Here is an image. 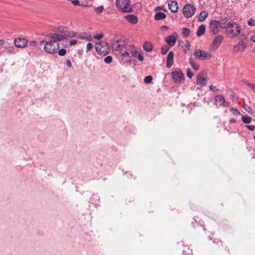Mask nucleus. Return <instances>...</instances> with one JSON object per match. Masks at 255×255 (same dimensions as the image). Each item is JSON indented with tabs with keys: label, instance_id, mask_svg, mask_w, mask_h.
<instances>
[{
	"label": "nucleus",
	"instance_id": "nucleus-1",
	"mask_svg": "<svg viewBox=\"0 0 255 255\" xmlns=\"http://www.w3.org/2000/svg\"><path fill=\"white\" fill-rule=\"evenodd\" d=\"M112 46L115 51H119L123 57H136L137 51L131 45H128L122 40L114 39L112 41Z\"/></svg>",
	"mask_w": 255,
	"mask_h": 255
},
{
	"label": "nucleus",
	"instance_id": "nucleus-2",
	"mask_svg": "<svg viewBox=\"0 0 255 255\" xmlns=\"http://www.w3.org/2000/svg\"><path fill=\"white\" fill-rule=\"evenodd\" d=\"M58 30L61 31L60 33H49L47 35L50 39V40L53 43H58V41L67 39L68 37L74 36L73 32L67 31L65 27H60Z\"/></svg>",
	"mask_w": 255,
	"mask_h": 255
},
{
	"label": "nucleus",
	"instance_id": "nucleus-3",
	"mask_svg": "<svg viewBox=\"0 0 255 255\" xmlns=\"http://www.w3.org/2000/svg\"><path fill=\"white\" fill-rule=\"evenodd\" d=\"M39 44L40 45H43L44 51L50 54H53L57 53L59 48V43H53L50 40L48 41H40Z\"/></svg>",
	"mask_w": 255,
	"mask_h": 255
},
{
	"label": "nucleus",
	"instance_id": "nucleus-4",
	"mask_svg": "<svg viewBox=\"0 0 255 255\" xmlns=\"http://www.w3.org/2000/svg\"><path fill=\"white\" fill-rule=\"evenodd\" d=\"M116 6L123 12H130L132 11L129 0H116Z\"/></svg>",
	"mask_w": 255,
	"mask_h": 255
},
{
	"label": "nucleus",
	"instance_id": "nucleus-5",
	"mask_svg": "<svg viewBox=\"0 0 255 255\" xmlns=\"http://www.w3.org/2000/svg\"><path fill=\"white\" fill-rule=\"evenodd\" d=\"M110 52V48L108 42L97 41V53L104 56L108 55Z\"/></svg>",
	"mask_w": 255,
	"mask_h": 255
},
{
	"label": "nucleus",
	"instance_id": "nucleus-6",
	"mask_svg": "<svg viewBox=\"0 0 255 255\" xmlns=\"http://www.w3.org/2000/svg\"><path fill=\"white\" fill-rule=\"evenodd\" d=\"M227 32L231 37H235L239 35L241 32V28L239 24L235 22L229 24V27L226 29Z\"/></svg>",
	"mask_w": 255,
	"mask_h": 255
},
{
	"label": "nucleus",
	"instance_id": "nucleus-7",
	"mask_svg": "<svg viewBox=\"0 0 255 255\" xmlns=\"http://www.w3.org/2000/svg\"><path fill=\"white\" fill-rule=\"evenodd\" d=\"M195 11L196 7L191 4H186L183 8V14L187 18L191 17L194 14Z\"/></svg>",
	"mask_w": 255,
	"mask_h": 255
},
{
	"label": "nucleus",
	"instance_id": "nucleus-8",
	"mask_svg": "<svg viewBox=\"0 0 255 255\" xmlns=\"http://www.w3.org/2000/svg\"><path fill=\"white\" fill-rule=\"evenodd\" d=\"M214 103L217 107H228L229 103L226 101L225 98L221 95L215 96L214 99Z\"/></svg>",
	"mask_w": 255,
	"mask_h": 255
},
{
	"label": "nucleus",
	"instance_id": "nucleus-9",
	"mask_svg": "<svg viewBox=\"0 0 255 255\" xmlns=\"http://www.w3.org/2000/svg\"><path fill=\"white\" fill-rule=\"evenodd\" d=\"M194 56L196 58L200 60L210 59L212 57V55L208 52L200 49H197L195 51Z\"/></svg>",
	"mask_w": 255,
	"mask_h": 255
},
{
	"label": "nucleus",
	"instance_id": "nucleus-10",
	"mask_svg": "<svg viewBox=\"0 0 255 255\" xmlns=\"http://www.w3.org/2000/svg\"><path fill=\"white\" fill-rule=\"evenodd\" d=\"M223 39V35L216 36L210 44V48L213 51L216 50L222 43Z\"/></svg>",
	"mask_w": 255,
	"mask_h": 255
},
{
	"label": "nucleus",
	"instance_id": "nucleus-11",
	"mask_svg": "<svg viewBox=\"0 0 255 255\" xmlns=\"http://www.w3.org/2000/svg\"><path fill=\"white\" fill-rule=\"evenodd\" d=\"M219 21L212 20L209 23V29L210 32L213 35H216L219 32L220 29Z\"/></svg>",
	"mask_w": 255,
	"mask_h": 255
},
{
	"label": "nucleus",
	"instance_id": "nucleus-12",
	"mask_svg": "<svg viewBox=\"0 0 255 255\" xmlns=\"http://www.w3.org/2000/svg\"><path fill=\"white\" fill-rule=\"evenodd\" d=\"M171 78L174 83H180L184 80V76L181 71H173L171 73Z\"/></svg>",
	"mask_w": 255,
	"mask_h": 255
},
{
	"label": "nucleus",
	"instance_id": "nucleus-13",
	"mask_svg": "<svg viewBox=\"0 0 255 255\" xmlns=\"http://www.w3.org/2000/svg\"><path fill=\"white\" fill-rule=\"evenodd\" d=\"M247 47V44L243 41H240L236 45H234L233 52L237 53L239 51H243Z\"/></svg>",
	"mask_w": 255,
	"mask_h": 255
},
{
	"label": "nucleus",
	"instance_id": "nucleus-14",
	"mask_svg": "<svg viewBox=\"0 0 255 255\" xmlns=\"http://www.w3.org/2000/svg\"><path fill=\"white\" fill-rule=\"evenodd\" d=\"M177 37V34L176 32H174L172 34L166 37L165 40L169 46H173L176 42Z\"/></svg>",
	"mask_w": 255,
	"mask_h": 255
},
{
	"label": "nucleus",
	"instance_id": "nucleus-15",
	"mask_svg": "<svg viewBox=\"0 0 255 255\" xmlns=\"http://www.w3.org/2000/svg\"><path fill=\"white\" fill-rule=\"evenodd\" d=\"M14 43L17 47L23 48L28 44V41L26 38H16L14 39Z\"/></svg>",
	"mask_w": 255,
	"mask_h": 255
},
{
	"label": "nucleus",
	"instance_id": "nucleus-16",
	"mask_svg": "<svg viewBox=\"0 0 255 255\" xmlns=\"http://www.w3.org/2000/svg\"><path fill=\"white\" fill-rule=\"evenodd\" d=\"M168 7L172 13H176L179 9L178 2L175 0H170L168 2Z\"/></svg>",
	"mask_w": 255,
	"mask_h": 255
},
{
	"label": "nucleus",
	"instance_id": "nucleus-17",
	"mask_svg": "<svg viewBox=\"0 0 255 255\" xmlns=\"http://www.w3.org/2000/svg\"><path fill=\"white\" fill-rule=\"evenodd\" d=\"M125 19L130 23L134 24L137 23V17L133 14H128L125 16Z\"/></svg>",
	"mask_w": 255,
	"mask_h": 255
},
{
	"label": "nucleus",
	"instance_id": "nucleus-18",
	"mask_svg": "<svg viewBox=\"0 0 255 255\" xmlns=\"http://www.w3.org/2000/svg\"><path fill=\"white\" fill-rule=\"evenodd\" d=\"M174 54L173 51H170L168 54L166 60V67L168 68H170L173 64Z\"/></svg>",
	"mask_w": 255,
	"mask_h": 255
},
{
	"label": "nucleus",
	"instance_id": "nucleus-19",
	"mask_svg": "<svg viewBox=\"0 0 255 255\" xmlns=\"http://www.w3.org/2000/svg\"><path fill=\"white\" fill-rule=\"evenodd\" d=\"M229 21V18L228 17H224L221 18L219 21L220 27L223 29H227L229 27V24L232 22H228Z\"/></svg>",
	"mask_w": 255,
	"mask_h": 255
},
{
	"label": "nucleus",
	"instance_id": "nucleus-20",
	"mask_svg": "<svg viewBox=\"0 0 255 255\" xmlns=\"http://www.w3.org/2000/svg\"><path fill=\"white\" fill-rule=\"evenodd\" d=\"M152 44L148 41H145L143 44V48L146 52H151L153 50Z\"/></svg>",
	"mask_w": 255,
	"mask_h": 255
},
{
	"label": "nucleus",
	"instance_id": "nucleus-21",
	"mask_svg": "<svg viewBox=\"0 0 255 255\" xmlns=\"http://www.w3.org/2000/svg\"><path fill=\"white\" fill-rule=\"evenodd\" d=\"M207 81V78L206 77L203 78L198 75L197 76L196 84L201 86H204L206 85Z\"/></svg>",
	"mask_w": 255,
	"mask_h": 255
},
{
	"label": "nucleus",
	"instance_id": "nucleus-22",
	"mask_svg": "<svg viewBox=\"0 0 255 255\" xmlns=\"http://www.w3.org/2000/svg\"><path fill=\"white\" fill-rule=\"evenodd\" d=\"M4 51L8 53H15V49L14 47L12 45H10V44H6L4 46Z\"/></svg>",
	"mask_w": 255,
	"mask_h": 255
},
{
	"label": "nucleus",
	"instance_id": "nucleus-23",
	"mask_svg": "<svg viewBox=\"0 0 255 255\" xmlns=\"http://www.w3.org/2000/svg\"><path fill=\"white\" fill-rule=\"evenodd\" d=\"M166 17V14L162 12L157 11L154 15V19L156 20H160L164 19Z\"/></svg>",
	"mask_w": 255,
	"mask_h": 255
},
{
	"label": "nucleus",
	"instance_id": "nucleus-24",
	"mask_svg": "<svg viewBox=\"0 0 255 255\" xmlns=\"http://www.w3.org/2000/svg\"><path fill=\"white\" fill-rule=\"evenodd\" d=\"M208 13L205 11H202L198 16V20L199 22H203L208 17Z\"/></svg>",
	"mask_w": 255,
	"mask_h": 255
},
{
	"label": "nucleus",
	"instance_id": "nucleus-25",
	"mask_svg": "<svg viewBox=\"0 0 255 255\" xmlns=\"http://www.w3.org/2000/svg\"><path fill=\"white\" fill-rule=\"evenodd\" d=\"M206 30V26L204 24H202L198 27L197 32L196 35L198 37L201 36L203 34H204Z\"/></svg>",
	"mask_w": 255,
	"mask_h": 255
},
{
	"label": "nucleus",
	"instance_id": "nucleus-26",
	"mask_svg": "<svg viewBox=\"0 0 255 255\" xmlns=\"http://www.w3.org/2000/svg\"><path fill=\"white\" fill-rule=\"evenodd\" d=\"M189 62L193 69L197 71L199 69V66L195 64L194 61L193 60L192 57L189 58Z\"/></svg>",
	"mask_w": 255,
	"mask_h": 255
},
{
	"label": "nucleus",
	"instance_id": "nucleus-27",
	"mask_svg": "<svg viewBox=\"0 0 255 255\" xmlns=\"http://www.w3.org/2000/svg\"><path fill=\"white\" fill-rule=\"evenodd\" d=\"M245 110L250 115H252L254 117H255V111L249 106H245Z\"/></svg>",
	"mask_w": 255,
	"mask_h": 255
},
{
	"label": "nucleus",
	"instance_id": "nucleus-28",
	"mask_svg": "<svg viewBox=\"0 0 255 255\" xmlns=\"http://www.w3.org/2000/svg\"><path fill=\"white\" fill-rule=\"evenodd\" d=\"M242 121L245 124H250L251 123L252 118L248 116H242Z\"/></svg>",
	"mask_w": 255,
	"mask_h": 255
},
{
	"label": "nucleus",
	"instance_id": "nucleus-29",
	"mask_svg": "<svg viewBox=\"0 0 255 255\" xmlns=\"http://www.w3.org/2000/svg\"><path fill=\"white\" fill-rule=\"evenodd\" d=\"M190 33V30L188 28L184 27L182 29V34L185 37H188Z\"/></svg>",
	"mask_w": 255,
	"mask_h": 255
},
{
	"label": "nucleus",
	"instance_id": "nucleus-30",
	"mask_svg": "<svg viewBox=\"0 0 255 255\" xmlns=\"http://www.w3.org/2000/svg\"><path fill=\"white\" fill-rule=\"evenodd\" d=\"M153 80V77L151 75L146 76L144 79V82L145 84H149Z\"/></svg>",
	"mask_w": 255,
	"mask_h": 255
},
{
	"label": "nucleus",
	"instance_id": "nucleus-31",
	"mask_svg": "<svg viewBox=\"0 0 255 255\" xmlns=\"http://www.w3.org/2000/svg\"><path fill=\"white\" fill-rule=\"evenodd\" d=\"M104 61L106 64H111L113 61V57L112 56H108L104 58Z\"/></svg>",
	"mask_w": 255,
	"mask_h": 255
},
{
	"label": "nucleus",
	"instance_id": "nucleus-32",
	"mask_svg": "<svg viewBox=\"0 0 255 255\" xmlns=\"http://www.w3.org/2000/svg\"><path fill=\"white\" fill-rule=\"evenodd\" d=\"M168 50H169V47L166 45L162 47L161 48V53L162 55H165V54H166L167 53Z\"/></svg>",
	"mask_w": 255,
	"mask_h": 255
},
{
	"label": "nucleus",
	"instance_id": "nucleus-33",
	"mask_svg": "<svg viewBox=\"0 0 255 255\" xmlns=\"http://www.w3.org/2000/svg\"><path fill=\"white\" fill-rule=\"evenodd\" d=\"M230 111L232 112V113L234 115H236V116H240V115H241V112L238 109H234V108H231L230 109Z\"/></svg>",
	"mask_w": 255,
	"mask_h": 255
},
{
	"label": "nucleus",
	"instance_id": "nucleus-34",
	"mask_svg": "<svg viewBox=\"0 0 255 255\" xmlns=\"http://www.w3.org/2000/svg\"><path fill=\"white\" fill-rule=\"evenodd\" d=\"M160 10H162L164 12H166L167 9L163 6H157L155 7V11H158Z\"/></svg>",
	"mask_w": 255,
	"mask_h": 255
},
{
	"label": "nucleus",
	"instance_id": "nucleus-35",
	"mask_svg": "<svg viewBox=\"0 0 255 255\" xmlns=\"http://www.w3.org/2000/svg\"><path fill=\"white\" fill-rule=\"evenodd\" d=\"M72 3L74 5H84V4H80V1L79 0H73L72 1ZM85 6H89V4H85Z\"/></svg>",
	"mask_w": 255,
	"mask_h": 255
},
{
	"label": "nucleus",
	"instance_id": "nucleus-36",
	"mask_svg": "<svg viewBox=\"0 0 255 255\" xmlns=\"http://www.w3.org/2000/svg\"><path fill=\"white\" fill-rule=\"evenodd\" d=\"M66 53V50L64 48H62L58 51V54L60 56H64Z\"/></svg>",
	"mask_w": 255,
	"mask_h": 255
},
{
	"label": "nucleus",
	"instance_id": "nucleus-37",
	"mask_svg": "<svg viewBox=\"0 0 255 255\" xmlns=\"http://www.w3.org/2000/svg\"><path fill=\"white\" fill-rule=\"evenodd\" d=\"M194 75L193 73L192 72L190 69L188 68L187 70V76L189 78H191L193 77Z\"/></svg>",
	"mask_w": 255,
	"mask_h": 255
},
{
	"label": "nucleus",
	"instance_id": "nucleus-38",
	"mask_svg": "<svg viewBox=\"0 0 255 255\" xmlns=\"http://www.w3.org/2000/svg\"><path fill=\"white\" fill-rule=\"evenodd\" d=\"M247 23L250 26H253L255 25V21L253 18H250L249 19Z\"/></svg>",
	"mask_w": 255,
	"mask_h": 255
},
{
	"label": "nucleus",
	"instance_id": "nucleus-39",
	"mask_svg": "<svg viewBox=\"0 0 255 255\" xmlns=\"http://www.w3.org/2000/svg\"><path fill=\"white\" fill-rule=\"evenodd\" d=\"M128 62L129 63V64H132L133 67L137 65V62L134 59L128 60Z\"/></svg>",
	"mask_w": 255,
	"mask_h": 255
},
{
	"label": "nucleus",
	"instance_id": "nucleus-40",
	"mask_svg": "<svg viewBox=\"0 0 255 255\" xmlns=\"http://www.w3.org/2000/svg\"><path fill=\"white\" fill-rule=\"evenodd\" d=\"M240 38L241 39V41H244V40H247V38H248V36L247 35H246L245 33H242L241 35H240Z\"/></svg>",
	"mask_w": 255,
	"mask_h": 255
},
{
	"label": "nucleus",
	"instance_id": "nucleus-41",
	"mask_svg": "<svg viewBox=\"0 0 255 255\" xmlns=\"http://www.w3.org/2000/svg\"><path fill=\"white\" fill-rule=\"evenodd\" d=\"M36 43H37L35 41H34V40L30 41H29L28 43V45L30 46L31 47H35V46H36Z\"/></svg>",
	"mask_w": 255,
	"mask_h": 255
},
{
	"label": "nucleus",
	"instance_id": "nucleus-42",
	"mask_svg": "<svg viewBox=\"0 0 255 255\" xmlns=\"http://www.w3.org/2000/svg\"><path fill=\"white\" fill-rule=\"evenodd\" d=\"M104 9V6L103 5H101L99 7H97V13H101Z\"/></svg>",
	"mask_w": 255,
	"mask_h": 255
},
{
	"label": "nucleus",
	"instance_id": "nucleus-43",
	"mask_svg": "<svg viewBox=\"0 0 255 255\" xmlns=\"http://www.w3.org/2000/svg\"><path fill=\"white\" fill-rule=\"evenodd\" d=\"M104 36V34L102 33H97V41L98 42Z\"/></svg>",
	"mask_w": 255,
	"mask_h": 255
},
{
	"label": "nucleus",
	"instance_id": "nucleus-44",
	"mask_svg": "<svg viewBox=\"0 0 255 255\" xmlns=\"http://www.w3.org/2000/svg\"><path fill=\"white\" fill-rule=\"evenodd\" d=\"M246 127L250 130H254L255 128V126L254 125H247Z\"/></svg>",
	"mask_w": 255,
	"mask_h": 255
},
{
	"label": "nucleus",
	"instance_id": "nucleus-45",
	"mask_svg": "<svg viewBox=\"0 0 255 255\" xmlns=\"http://www.w3.org/2000/svg\"><path fill=\"white\" fill-rule=\"evenodd\" d=\"M244 83H245L246 85H247L249 86V87H250L252 89L253 87V86H254V84L251 83H250L249 81H246V80H244Z\"/></svg>",
	"mask_w": 255,
	"mask_h": 255
},
{
	"label": "nucleus",
	"instance_id": "nucleus-46",
	"mask_svg": "<svg viewBox=\"0 0 255 255\" xmlns=\"http://www.w3.org/2000/svg\"><path fill=\"white\" fill-rule=\"evenodd\" d=\"M93 46V44H92L91 43H88L87 44V50L88 51L89 50H90Z\"/></svg>",
	"mask_w": 255,
	"mask_h": 255
},
{
	"label": "nucleus",
	"instance_id": "nucleus-47",
	"mask_svg": "<svg viewBox=\"0 0 255 255\" xmlns=\"http://www.w3.org/2000/svg\"><path fill=\"white\" fill-rule=\"evenodd\" d=\"M160 29L162 31H167L168 29V27L166 25H162L160 27Z\"/></svg>",
	"mask_w": 255,
	"mask_h": 255
},
{
	"label": "nucleus",
	"instance_id": "nucleus-48",
	"mask_svg": "<svg viewBox=\"0 0 255 255\" xmlns=\"http://www.w3.org/2000/svg\"><path fill=\"white\" fill-rule=\"evenodd\" d=\"M184 46H185V48H186L187 50H190V44L188 41H186V43L185 44Z\"/></svg>",
	"mask_w": 255,
	"mask_h": 255
},
{
	"label": "nucleus",
	"instance_id": "nucleus-49",
	"mask_svg": "<svg viewBox=\"0 0 255 255\" xmlns=\"http://www.w3.org/2000/svg\"><path fill=\"white\" fill-rule=\"evenodd\" d=\"M209 88H210V89L211 90H212V91H214V92H216V91H217V90L216 87L214 86H213V85H211L210 86Z\"/></svg>",
	"mask_w": 255,
	"mask_h": 255
},
{
	"label": "nucleus",
	"instance_id": "nucleus-50",
	"mask_svg": "<svg viewBox=\"0 0 255 255\" xmlns=\"http://www.w3.org/2000/svg\"><path fill=\"white\" fill-rule=\"evenodd\" d=\"M66 65L68 67H71L72 65L71 61L70 60H66Z\"/></svg>",
	"mask_w": 255,
	"mask_h": 255
},
{
	"label": "nucleus",
	"instance_id": "nucleus-51",
	"mask_svg": "<svg viewBox=\"0 0 255 255\" xmlns=\"http://www.w3.org/2000/svg\"><path fill=\"white\" fill-rule=\"evenodd\" d=\"M137 57L140 61H142L144 59L143 56L141 54H138Z\"/></svg>",
	"mask_w": 255,
	"mask_h": 255
},
{
	"label": "nucleus",
	"instance_id": "nucleus-52",
	"mask_svg": "<svg viewBox=\"0 0 255 255\" xmlns=\"http://www.w3.org/2000/svg\"><path fill=\"white\" fill-rule=\"evenodd\" d=\"M77 40H76V39H72V40H70V44L71 45H72L75 44L76 43H77Z\"/></svg>",
	"mask_w": 255,
	"mask_h": 255
},
{
	"label": "nucleus",
	"instance_id": "nucleus-53",
	"mask_svg": "<svg viewBox=\"0 0 255 255\" xmlns=\"http://www.w3.org/2000/svg\"><path fill=\"white\" fill-rule=\"evenodd\" d=\"M236 120L235 119H230V120H229V123L230 124L231 123H236Z\"/></svg>",
	"mask_w": 255,
	"mask_h": 255
},
{
	"label": "nucleus",
	"instance_id": "nucleus-54",
	"mask_svg": "<svg viewBox=\"0 0 255 255\" xmlns=\"http://www.w3.org/2000/svg\"><path fill=\"white\" fill-rule=\"evenodd\" d=\"M217 244H218L220 246L223 245V243L221 241L218 240L217 242Z\"/></svg>",
	"mask_w": 255,
	"mask_h": 255
},
{
	"label": "nucleus",
	"instance_id": "nucleus-55",
	"mask_svg": "<svg viewBox=\"0 0 255 255\" xmlns=\"http://www.w3.org/2000/svg\"><path fill=\"white\" fill-rule=\"evenodd\" d=\"M251 39L253 42L255 43V36H252Z\"/></svg>",
	"mask_w": 255,
	"mask_h": 255
},
{
	"label": "nucleus",
	"instance_id": "nucleus-56",
	"mask_svg": "<svg viewBox=\"0 0 255 255\" xmlns=\"http://www.w3.org/2000/svg\"><path fill=\"white\" fill-rule=\"evenodd\" d=\"M3 40H0V44H3Z\"/></svg>",
	"mask_w": 255,
	"mask_h": 255
},
{
	"label": "nucleus",
	"instance_id": "nucleus-57",
	"mask_svg": "<svg viewBox=\"0 0 255 255\" xmlns=\"http://www.w3.org/2000/svg\"><path fill=\"white\" fill-rule=\"evenodd\" d=\"M252 89L255 91V84H254V86L252 88Z\"/></svg>",
	"mask_w": 255,
	"mask_h": 255
},
{
	"label": "nucleus",
	"instance_id": "nucleus-58",
	"mask_svg": "<svg viewBox=\"0 0 255 255\" xmlns=\"http://www.w3.org/2000/svg\"><path fill=\"white\" fill-rule=\"evenodd\" d=\"M93 38L96 39V34L93 35Z\"/></svg>",
	"mask_w": 255,
	"mask_h": 255
},
{
	"label": "nucleus",
	"instance_id": "nucleus-59",
	"mask_svg": "<svg viewBox=\"0 0 255 255\" xmlns=\"http://www.w3.org/2000/svg\"><path fill=\"white\" fill-rule=\"evenodd\" d=\"M186 52H187V50H185H185H184V53H186Z\"/></svg>",
	"mask_w": 255,
	"mask_h": 255
},
{
	"label": "nucleus",
	"instance_id": "nucleus-60",
	"mask_svg": "<svg viewBox=\"0 0 255 255\" xmlns=\"http://www.w3.org/2000/svg\"><path fill=\"white\" fill-rule=\"evenodd\" d=\"M186 251H185L184 250H183V253H186Z\"/></svg>",
	"mask_w": 255,
	"mask_h": 255
},
{
	"label": "nucleus",
	"instance_id": "nucleus-61",
	"mask_svg": "<svg viewBox=\"0 0 255 255\" xmlns=\"http://www.w3.org/2000/svg\"><path fill=\"white\" fill-rule=\"evenodd\" d=\"M254 139L255 140V135H254Z\"/></svg>",
	"mask_w": 255,
	"mask_h": 255
}]
</instances>
